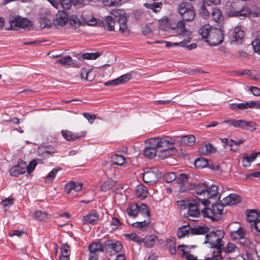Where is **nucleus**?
I'll list each match as a JSON object with an SVG mask.
<instances>
[{
	"mask_svg": "<svg viewBox=\"0 0 260 260\" xmlns=\"http://www.w3.org/2000/svg\"><path fill=\"white\" fill-rule=\"evenodd\" d=\"M177 12L182 19L179 21L177 24L172 23L173 21L167 19L165 22L167 26L164 29L169 31L174 35H182L185 41L190 42L192 32L185 28L184 22L191 21L194 19L196 15L194 8L191 3L183 2L178 6Z\"/></svg>",
	"mask_w": 260,
	"mask_h": 260,
	"instance_id": "1",
	"label": "nucleus"
},
{
	"mask_svg": "<svg viewBox=\"0 0 260 260\" xmlns=\"http://www.w3.org/2000/svg\"><path fill=\"white\" fill-rule=\"evenodd\" d=\"M198 32L203 38L207 39L206 42L210 46H216L221 43L223 40V33L221 29L213 27L209 24L203 25Z\"/></svg>",
	"mask_w": 260,
	"mask_h": 260,
	"instance_id": "2",
	"label": "nucleus"
},
{
	"mask_svg": "<svg viewBox=\"0 0 260 260\" xmlns=\"http://www.w3.org/2000/svg\"><path fill=\"white\" fill-rule=\"evenodd\" d=\"M172 143H174V141L171 139L158 137L149 139L146 142V146L143 150L144 155L150 159L153 158L156 155L157 148L166 147Z\"/></svg>",
	"mask_w": 260,
	"mask_h": 260,
	"instance_id": "3",
	"label": "nucleus"
},
{
	"mask_svg": "<svg viewBox=\"0 0 260 260\" xmlns=\"http://www.w3.org/2000/svg\"><path fill=\"white\" fill-rule=\"evenodd\" d=\"M199 201L204 206V208L201 209L203 217L208 218L212 221H217L221 218L223 210V205L219 203L213 204L210 207L207 208L210 204L208 199H200Z\"/></svg>",
	"mask_w": 260,
	"mask_h": 260,
	"instance_id": "4",
	"label": "nucleus"
},
{
	"mask_svg": "<svg viewBox=\"0 0 260 260\" xmlns=\"http://www.w3.org/2000/svg\"><path fill=\"white\" fill-rule=\"evenodd\" d=\"M225 233L223 230H216L207 233L206 236V242L209 243L212 247L216 248L218 250L220 247L224 246V242L222 239Z\"/></svg>",
	"mask_w": 260,
	"mask_h": 260,
	"instance_id": "5",
	"label": "nucleus"
},
{
	"mask_svg": "<svg viewBox=\"0 0 260 260\" xmlns=\"http://www.w3.org/2000/svg\"><path fill=\"white\" fill-rule=\"evenodd\" d=\"M196 247V245H179L177 246V253L185 260H198L197 252L193 250Z\"/></svg>",
	"mask_w": 260,
	"mask_h": 260,
	"instance_id": "6",
	"label": "nucleus"
},
{
	"mask_svg": "<svg viewBox=\"0 0 260 260\" xmlns=\"http://www.w3.org/2000/svg\"><path fill=\"white\" fill-rule=\"evenodd\" d=\"M239 251L238 247L233 243L229 242L225 247L222 246L220 248L215 254L214 252L213 254V257H207L204 260H220L224 258L225 254L235 253Z\"/></svg>",
	"mask_w": 260,
	"mask_h": 260,
	"instance_id": "7",
	"label": "nucleus"
},
{
	"mask_svg": "<svg viewBox=\"0 0 260 260\" xmlns=\"http://www.w3.org/2000/svg\"><path fill=\"white\" fill-rule=\"evenodd\" d=\"M10 28L7 29L18 30L20 28H28L31 22L28 19L20 17H12L9 21Z\"/></svg>",
	"mask_w": 260,
	"mask_h": 260,
	"instance_id": "8",
	"label": "nucleus"
},
{
	"mask_svg": "<svg viewBox=\"0 0 260 260\" xmlns=\"http://www.w3.org/2000/svg\"><path fill=\"white\" fill-rule=\"evenodd\" d=\"M185 202L184 201H181V203L179 204L181 207H184V208L188 207V212L185 214V217L187 218L188 220L191 221H197V218H198L201 214L199 205L197 206L195 204L190 203L187 207H185Z\"/></svg>",
	"mask_w": 260,
	"mask_h": 260,
	"instance_id": "9",
	"label": "nucleus"
},
{
	"mask_svg": "<svg viewBox=\"0 0 260 260\" xmlns=\"http://www.w3.org/2000/svg\"><path fill=\"white\" fill-rule=\"evenodd\" d=\"M88 249L89 252L88 260H98L99 254L103 252L105 248L104 244L100 241H94L89 244Z\"/></svg>",
	"mask_w": 260,
	"mask_h": 260,
	"instance_id": "10",
	"label": "nucleus"
},
{
	"mask_svg": "<svg viewBox=\"0 0 260 260\" xmlns=\"http://www.w3.org/2000/svg\"><path fill=\"white\" fill-rule=\"evenodd\" d=\"M104 246L107 251H109L110 252L114 251L116 253L120 252L123 248L120 242L113 239L107 240L104 242Z\"/></svg>",
	"mask_w": 260,
	"mask_h": 260,
	"instance_id": "11",
	"label": "nucleus"
},
{
	"mask_svg": "<svg viewBox=\"0 0 260 260\" xmlns=\"http://www.w3.org/2000/svg\"><path fill=\"white\" fill-rule=\"evenodd\" d=\"M26 163L22 160L18 161L17 165L12 167L10 171V175L12 176L17 177L26 172Z\"/></svg>",
	"mask_w": 260,
	"mask_h": 260,
	"instance_id": "12",
	"label": "nucleus"
},
{
	"mask_svg": "<svg viewBox=\"0 0 260 260\" xmlns=\"http://www.w3.org/2000/svg\"><path fill=\"white\" fill-rule=\"evenodd\" d=\"M69 20V16L64 11H59L56 15V17L53 19V25L58 28L63 26Z\"/></svg>",
	"mask_w": 260,
	"mask_h": 260,
	"instance_id": "13",
	"label": "nucleus"
},
{
	"mask_svg": "<svg viewBox=\"0 0 260 260\" xmlns=\"http://www.w3.org/2000/svg\"><path fill=\"white\" fill-rule=\"evenodd\" d=\"M99 218V214L96 211L93 210L83 217L82 222L84 224H90L94 225L98 222Z\"/></svg>",
	"mask_w": 260,
	"mask_h": 260,
	"instance_id": "14",
	"label": "nucleus"
},
{
	"mask_svg": "<svg viewBox=\"0 0 260 260\" xmlns=\"http://www.w3.org/2000/svg\"><path fill=\"white\" fill-rule=\"evenodd\" d=\"M240 202V197L236 194H230L227 197L224 198L221 201V205H223V208L226 206H232L236 205Z\"/></svg>",
	"mask_w": 260,
	"mask_h": 260,
	"instance_id": "15",
	"label": "nucleus"
},
{
	"mask_svg": "<svg viewBox=\"0 0 260 260\" xmlns=\"http://www.w3.org/2000/svg\"><path fill=\"white\" fill-rule=\"evenodd\" d=\"M131 74L127 73L126 74L122 75L115 79L106 82H105L104 84L106 86H110L116 85L120 84H123L128 82L131 79Z\"/></svg>",
	"mask_w": 260,
	"mask_h": 260,
	"instance_id": "16",
	"label": "nucleus"
},
{
	"mask_svg": "<svg viewBox=\"0 0 260 260\" xmlns=\"http://www.w3.org/2000/svg\"><path fill=\"white\" fill-rule=\"evenodd\" d=\"M57 152V150L56 147L52 145L43 146L39 149V154L41 155L44 158L52 156L54 153Z\"/></svg>",
	"mask_w": 260,
	"mask_h": 260,
	"instance_id": "17",
	"label": "nucleus"
},
{
	"mask_svg": "<svg viewBox=\"0 0 260 260\" xmlns=\"http://www.w3.org/2000/svg\"><path fill=\"white\" fill-rule=\"evenodd\" d=\"M143 179L145 183L153 184L157 181L158 176L157 173L151 170H148L144 172L143 176Z\"/></svg>",
	"mask_w": 260,
	"mask_h": 260,
	"instance_id": "18",
	"label": "nucleus"
},
{
	"mask_svg": "<svg viewBox=\"0 0 260 260\" xmlns=\"http://www.w3.org/2000/svg\"><path fill=\"white\" fill-rule=\"evenodd\" d=\"M218 194V187L214 184L210 186L207 184V187L206 188L204 198L205 199L212 198L217 197Z\"/></svg>",
	"mask_w": 260,
	"mask_h": 260,
	"instance_id": "19",
	"label": "nucleus"
},
{
	"mask_svg": "<svg viewBox=\"0 0 260 260\" xmlns=\"http://www.w3.org/2000/svg\"><path fill=\"white\" fill-rule=\"evenodd\" d=\"M82 188V184L80 183H76L74 182H71L67 183L64 187V191L69 194L73 191L78 192L80 191Z\"/></svg>",
	"mask_w": 260,
	"mask_h": 260,
	"instance_id": "20",
	"label": "nucleus"
},
{
	"mask_svg": "<svg viewBox=\"0 0 260 260\" xmlns=\"http://www.w3.org/2000/svg\"><path fill=\"white\" fill-rule=\"evenodd\" d=\"M251 13V10L247 7H243L239 11H231L230 14L231 16L238 17L240 19H244L248 16Z\"/></svg>",
	"mask_w": 260,
	"mask_h": 260,
	"instance_id": "21",
	"label": "nucleus"
},
{
	"mask_svg": "<svg viewBox=\"0 0 260 260\" xmlns=\"http://www.w3.org/2000/svg\"><path fill=\"white\" fill-rule=\"evenodd\" d=\"M102 24L105 30L108 31H113L114 30L115 20L112 16H106L103 21Z\"/></svg>",
	"mask_w": 260,
	"mask_h": 260,
	"instance_id": "22",
	"label": "nucleus"
},
{
	"mask_svg": "<svg viewBox=\"0 0 260 260\" xmlns=\"http://www.w3.org/2000/svg\"><path fill=\"white\" fill-rule=\"evenodd\" d=\"M188 176L184 174H180L179 177L177 178V183L180 184L179 188L180 192H184L188 190L187 188L184 187V185L188 182Z\"/></svg>",
	"mask_w": 260,
	"mask_h": 260,
	"instance_id": "23",
	"label": "nucleus"
},
{
	"mask_svg": "<svg viewBox=\"0 0 260 260\" xmlns=\"http://www.w3.org/2000/svg\"><path fill=\"white\" fill-rule=\"evenodd\" d=\"M209 229L205 226H190V233L191 235H203L208 232Z\"/></svg>",
	"mask_w": 260,
	"mask_h": 260,
	"instance_id": "24",
	"label": "nucleus"
},
{
	"mask_svg": "<svg viewBox=\"0 0 260 260\" xmlns=\"http://www.w3.org/2000/svg\"><path fill=\"white\" fill-rule=\"evenodd\" d=\"M126 212L129 216L135 218L139 213V204L137 203L129 204L126 209Z\"/></svg>",
	"mask_w": 260,
	"mask_h": 260,
	"instance_id": "25",
	"label": "nucleus"
},
{
	"mask_svg": "<svg viewBox=\"0 0 260 260\" xmlns=\"http://www.w3.org/2000/svg\"><path fill=\"white\" fill-rule=\"evenodd\" d=\"M246 231L241 226H239L237 230L232 231L230 237L233 240L239 241L243 236H245Z\"/></svg>",
	"mask_w": 260,
	"mask_h": 260,
	"instance_id": "26",
	"label": "nucleus"
},
{
	"mask_svg": "<svg viewBox=\"0 0 260 260\" xmlns=\"http://www.w3.org/2000/svg\"><path fill=\"white\" fill-rule=\"evenodd\" d=\"M117 21L119 26V31H121V33L126 32L128 30L127 23V20L126 17L120 14L117 19Z\"/></svg>",
	"mask_w": 260,
	"mask_h": 260,
	"instance_id": "27",
	"label": "nucleus"
},
{
	"mask_svg": "<svg viewBox=\"0 0 260 260\" xmlns=\"http://www.w3.org/2000/svg\"><path fill=\"white\" fill-rule=\"evenodd\" d=\"M62 136L67 141H74L81 138V136L76 134L73 133L70 131L62 130L61 131Z\"/></svg>",
	"mask_w": 260,
	"mask_h": 260,
	"instance_id": "28",
	"label": "nucleus"
},
{
	"mask_svg": "<svg viewBox=\"0 0 260 260\" xmlns=\"http://www.w3.org/2000/svg\"><path fill=\"white\" fill-rule=\"evenodd\" d=\"M136 194L137 197L140 199H144L147 197L148 190L146 186L143 185H139L136 187Z\"/></svg>",
	"mask_w": 260,
	"mask_h": 260,
	"instance_id": "29",
	"label": "nucleus"
},
{
	"mask_svg": "<svg viewBox=\"0 0 260 260\" xmlns=\"http://www.w3.org/2000/svg\"><path fill=\"white\" fill-rule=\"evenodd\" d=\"M167 246L168 248L170 253L172 255L176 254L177 251L176 248V238L170 237L167 240Z\"/></svg>",
	"mask_w": 260,
	"mask_h": 260,
	"instance_id": "30",
	"label": "nucleus"
},
{
	"mask_svg": "<svg viewBox=\"0 0 260 260\" xmlns=\"http://www.w3.org/2000/svg\"><path fill=\"white\" fill-rule=\"evenodd\" d=\"M52 17L50 15H47L44 17H41L39 20L40 27L42 28H50L52 25Z\"/></svg>",
	"mask_w": 260,
	"mask_h": 260,
	"instance_id": "31",
	"label": "nucleus"
},
{
	"mask_svg": "<svg viewBox=\"0 0 260 260\" xmlns=\"http://www.w3.org/2000/svg\"><path fill=\"white\" fill-rule=\"evenodd\" d=\"M70 253V246L67 243L62 244L60 247V260H62V258L69 260Z\"/></svg>",
	"mask_w": 260,
	"mask_h": 260,
	"instance_id": "32",
	"label": "nucleus"
},
{
	"mask_svg": "<svg viewBox=\"0 0 260 260\" xmlns=\"http://www.w3.org/2000/svg\"><path fill=\"white\" fill-rule=\"evenodd\" d=\"M190 225L189 224L183 225L178 229L177 236L179 239L182 238L186 235H190Z\"/></svg>",
	"mask_w": 260,
	"mask_h": 260,
	"instance_id": "33",
	"label": "nucleus"
},
{
	"mask_svg": "<svg viewBox=\"0 0 260 260\" xmlns=\"http://www.w3.org/2000/svg\"><path fill=\"white\" fill-rule=\"evenodd\" d=\"M125 158L122 155L114 154L111 156V160L114 165L122 166L125 161Z\"/></svg>",
	"mask_w": 260,
	"mask_h": 260,
	"instance_id": "34",
	"label": "nucleus"
},
{
	"mask_svg": "<svg viewBox=\"0 0 260 260\" xmlns=\"http://www.w3.org/2000/svg\"><path fill=\"white\" fill-rule=\"evenodd\" d=\"M91 74V71L88 69L83 68L81 70L80 76L82 79L91 81L93 79V76Z\"/></svg>",
	"mask_w": 260,
	"mask_h": 260,
	"instance_id": "35",
	"label": "nucleus"
},
{
	"mask_svg": "<svg viewBox=\"0 0 260 260\" xmlns=\"http://www.w3.org/2000/svg\"><path fill=\"white\" fill-rule=\"evenodd\" d=\"M181 143L187 146H192L196 142V138L193 135H188L182 137Z\"/></svg>",
	"mask_w": 260,
	"mask_h": 260,
	"instance_id": "36",
	"label": "nucleus"
},
{
	"mask_svg": "<svg viewBox=\"0 0 260 260\" xmlns=\"http://www.w3.org/2000/svg\"><path fill=\"white\" fill-rule=\"evenodd\" d=\"M162 3L160 2H154L151 4L145 3L144 6L151 10L153 12L157 13L160 11L162 8Z\"/></svg>",
	"mask_w": 260,
	"mask_h": 260,
	"instance_id": "37",
	"label": "nucleus"
},
{
	"mask_svg": "<svg viewBox=\"0 0 260 260\" xmlns=\"http://www.w3.org/2000/svg\"><path fill=\"white\" fill-rule=\"evenodd\" d=\"M143 239H144V240L143 242H144L146 247L151 248L154 245L156 240H157V237L155 235H150L146 236V238H143Z\"/></svg>",
	"mask_w": 260,
	"mask_h": 260,
	"instance_id": "38",
	"label": "nucleus"
},
{
	"mask_svg": "<svg viewBox=\"0 0 260 260\" xmlns=\"http://www.w3.org/2000/svg\"><path fill=\"white\" fill-rule=\"evenodd\" d=\"M116 184V182L112 179H108L107 181L104 182L101 186V190L104 192H106Z\"/></svg>",
	"mask_w": 260,
	"mask_h": 260,
	"instance_id": "39",
	"label": "nucleus"
},
{
	"mask_svg": "<svg viewBox=\"0 0 260 260\" xmlns=\"http://www.w3.org/2000/svg\"><path fill=\"white\" fill-rule=\"evenodd\" d=\"M139 213L142 214L144 217H146L148 220H149L150 214L148 207L145 204L139 205Z\"/></svg>",
	"mask_w": 260,
	"mask_h": 260,
	"instance_id": "40",
	"label": "nucleus"
},
{
	"mask_svg": "<svg viewBox=\"0 0 260 260\" xmlns=\"http://www.w3.org/2000/svg\"><path fill=\"white\" fill-rule=\"evenodd\" d=\"M174 144V143L169 144V145L167 146L162 147V148H164L161 150L158 153V156L161 159H164L165 158L167 157L168 155H170L169 151L171 150L173 148Z\"/></svg>",
	"mask_w": 260,
	"mask_h": 260,
	"instance_id": "41",
	"label": "nucleus"
},
{
	"mask_svg": "<svg viewBox=\"0 0 260 260\" xmlns=\"http://www.w3.org/2000/svg\"><path fill=\"white\" fill-rule=\"evenodd\" d=\"M208 165V160L203 158L200 157L197 158L194 162V165L197 168L203 169L207 167Z\"/></svg>",
	"mask_w": 260,
	"mask_h": 260,
	"instance_id": "42",
	"label": "nucleus"
},
{
	"mask_svg": "<svg viewBox=\"0 0 260 260\" xmlns=\"http://www.w3.org/2000/svg\"><path fill=\"white\" fill-rule=\"evenodd\" d=\"M212 17L215 22L220 23L222 19L221 11L217 8L213 9L212 11Z\"/></svg>",
	"mask_w": 260,
	"mask_h": 260,
	"instance_id": "43",
	"label": "nucleus"
},
{
	"mask_svg": "<svg viewBox=\"0 0 260 260\" xmlns=\"http://www.w3.org/2000/svg\"><path fill=\"white\" fill-rule=\"evenodd\" d=\"M48 216V213L45 211L37 210L34 212L33 217L37 220L40 221H45Z\"/></svg>",
	"mask_w": 260,
	"mask_h": 260,
	"instance_id": "44",
	"label": "nucleus"
},
{
	"mask_svg": "<svg viewBox=\"0 0 260 260\" xmlns=\"http://www.w3.org/2000/svg\"><path fill=\"white\" fill-rule=\"evenodd\" d=\"M207 187L206 183H199L195 186L196 193L198 195H205L206 188Z\"/></svg>",
	"mask_w": 260,
	"mask_h": 260,
	"instance_id": "45",
	"label": "nucleus"
},
{
	"mask_svg": "<svg viewBox=\"0 0 260 260\" xmlns=\"http://www.w3.org/2000/svg\"><path fill=\"white\" fill-rule=\"evenodd\" d=\"M125 238L128 239L129 240L136 242L138 243L143 242L144 240L143 238L138 236L136 233H133L129 234H125L124 236Z\"/></svg>",
	"mask_w": 260,
	"mask_h": 260,
	"instance_id": "46",
	"label": "nucleus"
},
{
	"mask_svg": "<svg viewBox=\"0 0 260 260\" xmlns=\"http://www.w3.org/2000/svg\"><path fill=\"white\" fill-rule=\"evenodd\" d=\"M244 36V32L241 29V27H236L234 30L233 37L236 40H241Z\"/></svg>",
	"mask_w": 260,
	"mask_h": 260,
	"instance_id": "47",
	"label": "nucleus"
},
{
	"mask_svg": "<svg viewBox=\"0 0 260 260\" xmlns=\"http://www.w3.org/2000/svg\"><path fill=\"white\" fill-rule=\"evenodd\" d=\"M72 61V58L70 55L62 57L56 60L55 63H60L64 66L70 65Z\"/></svg>",
	"mask_w": 260,
	"mask_h": 260,
	"instance_id": "48",
	"label": "nucleus"
},
{
	"mask_svg": "<svg viewBox=\"0 0 260 260\" xmlns=\"http://www.w3.org/2000/svg\"><path fill=\"white\" fill-rule=\"evenodd\" d=\"M149 223V221L144 220L142 221L136 222L132 224V225L135 228H138L140 230H143L145 229Z\"/></svg>",
	"mask_w": 260,
	"mask_h": 260,
	"instance_id": "49",
	"label": "nucleus"
},
{
	"mask_svg": "<svg viewBox=\"0 0 260 260\" xmlns=\"http://www.w3.org/2000/svg\"><path fill=\"white\" fill-rule=\"evenodd\" d=\"M247 220L250 222H254L258 219V214L255 210H251L247 214Z\"/></svg>",
	"mask_w": 260,
	"mask_h": 260,
	"instance_id": "50",
	"label": "nucleus"
},
{
	"mask_svg": "<svg viewBox=\"0 0 260 260\" xmlns=\"http://www.w3.org/2000/svg\"><path fill=\"white\" fill-rule=\"evenodd\" d=\"M177 179V175L174 172H169L164 176V180L167 183H171Z\"/></svg>",
	"mask_w": 260,
	"mask_h": 260,
	"instance_id": "51",
	"label": "nucleus"
},
{
	"mask_svg": "<svg viewBox=\"0 0 260 260\" xmlns=\"http://www.w3.org/2000/svg\"><path fill=\"white\" fill-rule=\"evenodd\" d=\"M103 4L106 7H117L120 4L121 0H102Z\"/></svg>",
	"mask_w": 260,
	"mask_h": 260,
	"instance_id": "52",
	"label": "nucleus"
},
{
	"mask_svg": "<svg viewBox=\"0 0 260 260\" xmlns=\"http://www.w3.org/2000/svg\"><path fill=\"white\" fill-rule=\"evenodd\" d=\"M202 149L204 152H205L207 154L214 153L216 151V148L213 146L212 144L210 143L207 144L202 147Z\"/></svg>",
	"mask_w": 260,
	"mask_h": 260,
	"instance_id": "53",
	"label": "nucleus"
},
{
	"mask_svg": "<svg viewBox=\"0 0 260 260\" xmlns=\"http://www.w3.org/2000/svg\"><path fill=\"white\" fill-rule=\"evenodd\" d=\"M100 55L99 52L95 53H85L82 55L83 59H95Z\"/></svg>",
	"mask_w": 260,
	"mask_h": 260,
	"instance_id": "54",
	"label": "nucleus"
},
{
	"mask_svg": "<svg viewBox=\"0 0 260 260\" xmlns=\"http://www.w3.org/2000/svg\"><path fill=\"white\" fill-rule=\"evenodd\" d=\"M70 23L72 25L79 26L81 25V22L79 18L76 15H72L69 19Z\"/></svg>",
	"mask_w": 260,
	"mask_h": 260,
	"instance_id": "55",
	"label": "nucleus"
},
{
	"mask_svg": "<svg viewBox=\"0 0 260 260\" xmlns=\"http://www.w3.org/2000/svg\"><path fill=\"white\" fill-rule=\"evenodd\" d=\"M59 170V169L54 168L46 177L45 179L46 181L52 182L55 178Z\"/></svg>",
	"mask_w": 260,
	"mask_h": 260,
	"instance_id": "56",
	"label": "nucleus"
},
{
	"mask_svg": "<svg viewBox=\"0 0 260 260\" xmlns=\"http://www.w3.org/2000/svg\"><path fill=\"white\" fill-rule=\"evenodd\" d=\"M239 243L243 247H250L251 242L249 238L243 236L239 241Z\"/></svg>",
	"mask_w": 260,
	"mask_h": 260,
	"instance_id": "57",
	"label": "nucleus"
},
{
	"mask_svg": "<svg viewBox=\"0 0 260 260\" xmlns=\"http://www.w3.org/2000/svg\"><path fill=\"white\" fill-rule=\"evenodd\" d=\"M37 165V161H36L35 160H33L29 163L28 166H26V171H27V173L29 174H30L31 173L33 172Z\"/></svg>",
	"mask_w": 260,
	"mask_h": 260,
	"instance_id": "58",
	"label": "nucleus"
},
{
	"mask_svg": "<svg viewBox=\"0 0 260 260\" xmlns=\"http://www.w3.org/2000/svg\"><path fill=\"white\" fill-rule=\"evenodd\" d=\"M122 224L119 219L117 217H113L111 221V225L113 226L112 229L116 230L118 227Z\"/></svg>",
	"mask_w": 260,
	"mask_h": 260,
	"instance_id": "59",
	"label": "nucleus"
},
{
	"mask_svg": "<svg viewBox=\"0 0 260 260\" xmlns=\"http://www.w3.org/2000/svg\"><path fill=\"white\" fill-rule=\"evenodd\" d=\"M59 2L60 5L64 9L68 10L72 6L71 0H59Z\"/></svg>",
	"mask_w": 260,
	"mask_h": 260,
	"instance_id": "60",
	"label": "nucleus"
},
{
	"mask_svg": "<svg viewBox=\"0 0 260 260\" xmlns=\"http://www.w3.org/2000/svg\"><path fill=\"white\" fill-rule=\"evenodd\" d=\"M246 121L244 120H236L235 119L234 126L235 127H240L244 129L245 128V125Z\"/></svg>",
	"mask_w": 260,
	"mask_h": 260,
	"instance_id": "61",
	"label": "nucleus"
},
{
	"mask_svg": "<svg viewBox=\"0 0 260 260\" xmlns=\"http://www.w3.org/2000/svg\"><path fill=\"white\" fill-rule=\"evenodd\" d=\"M255 129H256V124L255 122H254L253 121H246L245 128H244V130H248V129L254 130Z\"/></svg>",
	"mask_w": 260,
	"mask_h": 260,
	"instance_id": "62",
	"label": "nucleus"
},
{
	"mask_svg": "<svg viewBox=\"0 0 260 260\" xmlns=\"http://www.w3.org/2000/svg\"><path fill=\"white\" fill-rule=\"evenodd\" d=\"M14 199L13 198H6L1 202L4 207H10L13 204Z\"/></svg>",
	"mask_w": 260,
	"mask_h": 260,
	"instance_id": "63",
	"label": "nucleus"
},
{
	"mask_svg": "<svg viewBox=\"0 0 260 260\" xmlns=\"http://www.w3.org/2000/svg\"><path fill=\"white\" fill-rule=\"evenodd\" d=\"M254 52L260 54V41L255 40L252 42Z\"/></svg>",
	"mask_w": 260,
	"mask_h": 260,
	"instance_id": "64",
	"label": "nucleus"
}]
</instances>
